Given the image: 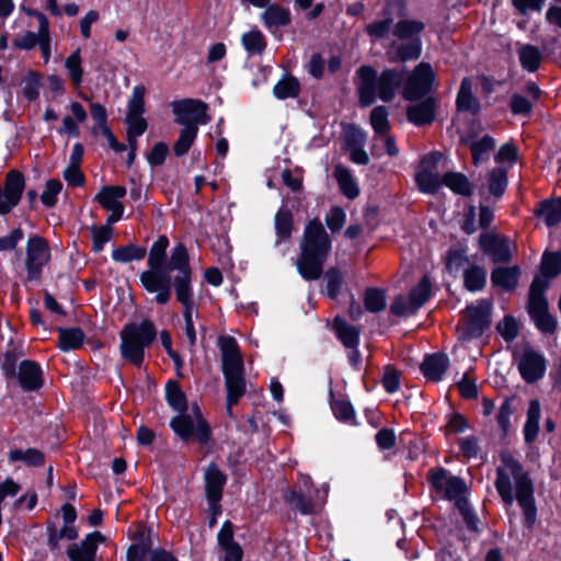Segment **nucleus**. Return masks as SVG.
<instances>
[{
	"mask_svg": "<svg viewBox=\"0 0 561 561\" xmlns=\"http://www.w3.org/2000/svg\"><path fill=\"white\" fill-rule=\"evenodd\" d=\"M355 75L358 103L363 108L371 106L377 99L392 102L400 88H403V99L410 102L427 98L435 90L436 75L426 61L416 65L411 72L402 66L385 68L378 73L374 66L362 65Z\"/></svg>",
	"mask_w": 561,
	"mask_h": 561,
	"instance_id": "1",
	"label": "nucleus"
},
{
	"mask_svg": "<svg viewBox=\"0 0 561 561\" xmlns=\"http://www.w3.org/2000/svg\"><path fill=\"white\" fill-rule=\"evenodd\" d=\"M169 238L160 234L152 243L147 260L148 270L139 275L142 288L149 294H156L154 301L158 305H167L172 297V284L178 279L193 276L191 257L186 245L178 242L171 251L170 257L167 250Z\"/></svg>",
	"mask_w": 561,
	"mask_h": 561,
	"instance_id": "2",
	"label": "nucleus"
},
{
	"mask_svg": "<svg viewBox=\"0 0 561 561\" xmlns=\"http://www.w3.org/2000/svg\"><path fill=\"white\" fill-rule=\"evenodd\" d=\"M501 460L507 467L515 480V494L511 478L503 467L496 469L495 489L505 506H512L516 500L524 515V526L533 529L538 518L535 500V486L528 472L522 463L510 454H501Z\"/></svg>",
	"mask_w": 561,
	"mask_h": 561,
	"instance_id": "3",
	"label": "nucleus"
},
{
	"mask_svg": "<svg viewBox=\"0 0 561 561\" xmlns=\"http://www.w3.org/2000/svg\"><path fill=\"white\" fill-rule=\"evenodd\" d=\"M299 249L296 262L299 275L307 282L319 279L332 250V239L318 217L305 225Z\"/></svg>",
	"mask_w": 561,
	"mask_h": 561,
	"instance_id": "4",
	"label": "nucleus"
},
{
	"mask_svg": "<svg viewBox=\"0 0 561 561\" xmlns=\"http://www.w3.org/2000/svg\"><path fill=\"white\" fill-rule=\"evenodd\" d=\"M427 482L431 490L444 493V499L454 501L460 515L472 510L468 499L463 495L468 491L466 481L458 476L450 474L444 467H434L427 471Z\"/></svg>",
	"mask_w": 561,
	"mask_h": 561,
	"instance_id": "5",
	"label": "nucleus"
},
{
	"mask_svg": "<svg viewBox=\"0 0 561 561\" xmlns=\"http://www.w3.org/2000/svg\"><path fill=\"white\" fill-rule=\"evenodd\" d=\"M164 392L168 405L178 413L170 420L169 426L182 442L188 443V436L193 427V416L187 413L186 393L179 381L173 379L167 381Z\"/></svg>",
	"mask_w": 561,
	"mask_h": 561,
	"instance_id": "6",
	"label": "nucleus"
},
{
	"mask_svg": "<svg viewBox=\"0 0 561 561\" xmlns=\"http://www.w3.org/2000/svg\"><path fill=\"white\" fill-rule=\"evenodd\" d=\"M25 254V282H39L43 276V268L51 257L48 241L38 234L30 236L26 242Z\"/></svg>",
	"mask_w": 561,
	"mask_h": 561,
	"instance_id": "7",
	"label": "nucleus"
},
{
	"mask_svg": "<svg viewBox=\"0 0 561 561\" xmlns=\"http://www.w3.org/2000/svg\"><path fill=\"white\" fill-rule=\"evenodd\" d=\"M172 112L175 115V123L186 126L206 125L211 121L208 114V104L199 99H182L173 101Z\"/></svg>",
	"mask_w": 561,
	"mask_h": 561,
	"instance_id": "8",
	"label": "nucleus"
},
{
	"mask_svg": "<svg viewBox=\"0 0 561 561\" xmlns=\"http://www.w3.org/2000/svg\"><path fill=\"white\" fill-rule=\"evenodd\" d=\"M468 318L461 330V339L466 341L481 337L492 323V305L482 299L477 306L467 308Z\"/></svg>",
	"mask_w": 561,
	"mask_h": 561,
	"instance_id": "9",
	"label": "nucleus"
},
{
	"mask_svg": "<svg viewBox=\"0 0 561 561\" xmlns=\"http://www.w3.org/2000/svg\"><path fill=\"white\" fill-rule=\"evenodd\" d=\"M25 185V176L20 170L7 172L4 185H0V216L10 214L20 204Z\"/></svg>",
	"mask_w": 561,
	"mask_h": 561,
	"instance_id": "10",
	"label": "nucleus"
},
{
	"mask_svg": "<svg viewBox=\"0 0 561 561\" xmlns=\"http://www.w3.org/2000/svg\"><path fill=\"white\" fill-rule=\"evenodd\" d=\"M230 363L221 368L226 385V407L229 414L233 405H237L247 391L244 378V364Z\"/></svg>",
	"mask_w": 561,
	"mask_h": 561,
	"instance_id": "11",
	"label": "nucleus"
},
{
	"mask_svg": "<svg viewBox=\"0 0 561 561\" xmlns=\"http://www.w3.org/2000/svg\"><path fill=\"white\" fill-rule=\"evenodd\" d=\"M547 369V359L538 351L526 347L518 363V371L526 383H536L543 378Z\"/></svg>",
	"mask_w": 561,
	"mask_h": 561,
	"instance_id": "12",
	"label": "nucleus"
},
{
	"mask_svg": "<svg viewBox=\"0 0 561 561\" xmlns=\"http://www.w3.org/2000/svg\"><path fill=\"white\" fill-rule=\"evenodd\" d=\"M106 537L99 530L84 536L80 543H70L66 553L70 561H95L99 545L105 542Z\"/></svg>",
	"mask_w": 561,
	"mask_h": 561,
	"instance_id": "13",
	"label": "nucleus"
},
{
	"mask_svg": "<svg viewBox=\"0 0 561 561\" xmlns=\"http://www.w3.org/2000/svg\"><path fill=\"white\" fill-rule=\"evenodd\" d=\"M479 248L490 255L494 263H507L512 260L507 237H499L494 232L483 231L479 236Z\"/></svg>",
	"mask_w": 561,
	"mask_h": 561,
	"instance_id": "14",
	"label": "nucleus"
},
{
	"mask_svg": "<svg viewBox=\"0 0 561 561\" xmlns=\"http://www.w3.org/2000/svg\"><path fill=\"white\" fill-rule=\"evenodd\" d=\"M21 389L25 392H34L43 388L44 373L38 362L33 359H23L18 366L14 379Z\"/></svg>",
	"mask_w": 561,
	"mask_h": 561,
	"instance_id": "15",
	"label": "nucleus"
},
{
	"mask_svg": "<svg viewBox=\"0 0 561 561\" xmlns=\"http://www.w3.org/2000/svg\"><path fill=\"white\" fill-rule=\"evenodd\" d=\"M437 107L438 100L435 96L423 98L416 103L408 105L407 119L417 127L431 125L436 119Z\"/></svg>",
	"mask_w": 561,
	"mask_h": 561,
	"instance_id": "16",
	"label": "nucleus"
},
{
	"mask_svg": "<svg viewBox=\"0 0 561 561\" xmlns=\"http://www.w3.org/2000/svg\"><path fill=\"white\" fill-rule=\"evenodd\" d=\"M157 334L158 332L153 321L148 318L142 319L139 323L128 322L119 332V335H124L146 348L152 345L157 339Z\"/></svg>",
	"mask_w": 561,
	"mask_h": 561,
	"instance_id": "17",
	"label": "nucleus"
},
{
	"mask_svg": "<svg viewBox=\"0 0 561 561\" xmlns=\"http://www.w3.org/2000/svg\"><path fill=\"white\" fill-rule=\"evenodd\" d=\"M449 364V357L446 353L426 354L420 365V370L427 380L438 382L443 380Z\"/></svg>",
	"mask_w": 561,
	"mask_h": 561,
	"instance_id": "18",
	"label": "nucleus"
},
{
	"mask_svg": "<svg viewBox=\"0 0 561 561\" xmlns=\"http://www.w3.org/2000/svg\"><path fill=\"white\" fill-rule=\"evenodd\" d=\"M206 500L221 501L227 483V474L215 463L210 462L204 473Z\"/></svg>",
	"mask_w": 561,
	"mask_h": 561,
	"instance_id": "19",
	"label": "nucleus"
},
{
	"mask_svg": "<svg viewBox=\"0 0 561 561\" xmlns=\"http://www.w3.org/2000/svg\"><path fill=\"white\" fill-rule=\"evenodd\" d=\"M175 298L183 307L184 323H193V309L195 307L193 276L184 279H178L172 284Z\"/></svg>",
	"mask_w": 561,
	"mask_h": 561,
	"instance_id": "20",
	"label": "nucleus"
},
{
	"mask_svg": "<svg viewBox=\"0 0 561 561\" xmlns=\"http://www.w3.org/2000/svg\"><path fill=\"white\" fill-rule=\"evenodd\" d=\"M456 108L459 113H469L477 116L481 112V103L472 92V81L469 77L462 78L456 95Z\"/></svg>",
	"mask_w": 561,
	"mask_h": 561,
	"instance_id": "21",
	"label": "nucleus"
},
{
	"mask_svg": "<svg viewBox=\"0 0 561 561\" xmlns=\"http://www.w3.org/2000/svg\"><path fill=\"white\" fill-rule=\"evenodd\" d=\"M332 330L345 348L359 347L362 333L359 327L350 324L343 317L337 314L332 321Z\"/></svg>",
	"mask_w": 561,
	"mask_h": 561,
	"instance_id": "22",
	"label": "nucleus"
},
{
	"mask_svg": "<svg viewBox=\"0 0 561 561\" xmlns=\"http://www.w3.org/2000/svg\"><path fill=\"white\" fill-rule=\"evenodd\" d=\"M46 546L53 554H56L60 551V540L73 541L78 539L79 530L75 524L62 525L58 529L54 522H48L46 524Z\"/></svg>",
	"mask_w": 561,
	"mask_h": 561,
	"instance_id": "23",
	"label": "nucleus"
},
{
	"mask_svg": "<svg viewBox=\"0 0 561 561\" xmlns=\"http://www.w3.org/2000/svg\"><path fill=\"white\" fill-rule=\"evenodd\" d=\"M264 26L274 32L279 27H286L291 23V13L288 8L279 3H268L261 14Z\"/></svg>",
	"mask_w": 561,
	"mask_h": 561,
	"instance_id": "24",
	"label": "nucleus"
},
{
	"mask_svg": "<svg viewBox=\"0 0 561 561\" xmlns=\"http://www.w3.org/2000/svg\"><path fill=\"white\" fill-rule=\"evenodd\" d=\"M527 312L536 328L545 334H553L558 328L557 319L549 312L548 304L527 306Z\"/></svg>",
	"mask_w": 561,
	"mask_h": 561,
	"instance_id": "25",
	"label": "nucleus"
},
{
	"mask_svg": "<svg viewBox=\"0 0 561 561\" xmlns=\"http://www.w3.org/2000/svg\"><path fill=\"white\" fill-rule=\"evenodd\" d=\"M193 411V427L191 430V434L188 436V442L194 439L202 446H207L213 442V431L209 422L204 417L199 405L197 402L192 404Z\"/></svg>",
	"mask_w": 561,
	"mask_h": 561,
	"instance_id": "26",
	"label": "nucleus"
},
{
	"mask_svg": "<svg viewBox=\"0 0 561 561\" xmlns=\"http://www.w3.org/2000/svg\"><path fill=\"white\" fill-rule=\"evenodd\" d=\"M520 273L522 271L518 265L499 266L491 272V283L494 287L513 291L518 285Z\"/></svg>",
	"mask_w": 561,
	"mask_h": 561,
	"instance_id": "27",
	"label": "nucleus"
},
{
	"mask_svg": "<svg viewBox=\"0 0 561 561\" xmlns=\"http://www.w3.org/2000/svg\"><path fill=\"white\" fill-rule=\"evenodd\" d=\"M432 297V282L428 275H423L408 295L409 311L415 314Z\"/></svg>",
	"mask_w": 561,
	"mask_h": 561,
	"instance_id": "28",
	"label": "nucleus"
},
{
	"mask_svg": "<svg viewBox=\"0 0 561 561\" xmlns=\"http://www.w3.org/2000/svg\"><path fill=\"white\" fill-rule=\"evenodd\" d=\"M534 215L537 218H542L547 227L559 225L561 222V196L540 201Z\"/></svg>",
	"mask_w": 561,
	"mask_h": 561,
	"instance_id": "29",
	"label": "nucleus"
},
{
	"mask_svg": "<svg viewBox=\"0 0 561 561\" xmlns=\"http://www.w3.org/2000/svg\"><path fill=\"white\" fill-rule=\"evenodd\" d=\"M473 134H469L461 137L460 142L469 147L472 163L474 167H479L483 160V154H488L495 148V139L491 135H484L480 140L473 141Z\"/></svg>",
	"mask_w": 561,
	"mask_h": 561,
	"instance_id": "30",
	"label": "nucleus"
},
{
	"mask_svg": "<svg viewBox=\"0 0 561 561\" xmlns=\"http://www.w3.org/2000/svg\"><path fill=\"white\" fill-rule=\"evenodd\" d=\"M541 417V405L538 399H531L527 409V417L524 424L523 434L526 444L534 443L539 434V422Z\"/></svg>",
	"mask_w": 561,
	"mask_h": 561,
	"instance_id": "31",
	"label": "nucleus"
},
{
	"mask_svg": "<svg viewBox=\"0 0 561 561\" xmlns=\"http://www.w3.org/2000/svg\"><path fill=\"white\" fill-rule=\"evenodd\" d=\"M443 185L454 194L470 197L473 194V184L468 176L461 172L448 171L443 174Z\"/></svg>",
	"mask_w": 561,
	"mask_h": 561,
	"instance_id": "32",
	"label": "nucleus"
},
{
	"mask_svg": "<svg viewBox=\"0 0 561 561\" xmlns=\"http://www.w3.org/2000/svg\"><path fill=\"white\" fill-rule=\"evenodd\" d=\"M127 191L122 185H105L94 196V202L99 203L104 209H112L124 206L121 198L125 197Z\"/></svg>",
	"mask_w": 561,
	"mask_h": 561,
	"instance_id": "33",
	"label": "nucleus"
},
{
	"mask_svg": "<svg viewBox=\"0 0 561 561\" xmlns=\"http://www.w3.org/2000/svg\"><path fill=\"white\" fill-rule=\"evenodd\" d=\"M58 347L62 352L79 350L83 346L85 334L79 327L58 328Z\"/></svg>",
	"mask_w": 561,
	"mask_h": 561,
	"instance_id": "34",
	"label": "nucleus"
},
{
	"mask_svg": "<svg viewBox=\"0 0 561 561\" xmlns=\"http://www.w3.org/2000/svg\"><path fill=\"white\" fill-rule=\"evenodd\" d=\"M333 175L339 184L341 193L348 199L358 197L360 190L354 180L350 169L343 164H337L334 168Z\"/></svg>",
	"mask_w": 561,
	"mask_h": 561,
	"instance_id": "35",
	"label": "nucleus"
},
{
	"mask_svg": "<svg viewBox=\"0 0 561 561\" xmlns=\"http://www.w3.org/2000/svg\"><path fill=\"white\" fill-rule=\"evenodd\" d=\"M241 45L249 57L261 56L267 47V41L259 28H252L241 35Z\"/></svg>",
	"mask_w": 561,
	"mask_h": 561,
	"instance_id": "36",
	"label": "nucleus"
},
{
	"mask_svg": "<svg viewBox=\"0 0 561 561\" xmlns=\"http://www.w3.org/2000/svg\"><path fill=\"white\" fill-rule=\"evenodd\" d=\"M276 242L290 239L294 231V215L287 207H280L274 217Z\"/></svg>",
	"mask_w": 561,
	"mask_h": 561,
	"instance_id": "37",
	"label": "nucleus"
},
{
	"mask_svg": "<svg viewBox=\"0 0 561 561\" xmlns=\"http://www.w3.org/2000/svg\"><path fill=\"white\" fill-rule=\"evenodd\" d=\"M119 350L122 358L135 367L140 368L145 362L146 347L136 342H133L124 335H119Z\"/></svg>",
	"mask_w": 561,
	"mask_h": 561,
	"instance_id": "38",
	"label": "nucleus"
},
{
	"mask_svg": "<svg viewBox=\"0 0 561 561\" xmlns=\"http://www.w3.org/2000/svg\"><path fill=\"white\" fill-rule=\"evenodd\" d=\"M285 503L301 515H312L314 513L312 499L305 495L301 490L289 489L284 493Z\"/></svg>",
	"mask_w": 561,
	"mask_h": 561,
	"instance_id": "39",
	"label": "nucleus"
},
{
	"mask_svg": "<svg viewBox=\"0 0 561 561\" xmlns=\"http://www.w3.org/2000/svg\"><path fill=\"white\" fill-rule=\"evenodd\" d=\"M25 13L30 16H35L39 23L41 39L37 43L44 60L47 62L50 58V36H49V21L46 15L34 9H26L23 7Z\"/></svg>",
	"mask_w": 561,
	"mask_h": 561,
	"instance_id": "40",
	"label": "nucleus"
},
{
	"mask_svg": "<svg viewBox=\"0 0 561 561\" xmlns=\"http://www.w3.org/2000/svg\"><path fill=\"white\" fill-rule=\"evenodd\" d=\"M415 184L421 193L435 195L443 185V175L428 170H421L415 173Z\"/></svg>",
	"mask_w": 561,
	"mask_h": 561,
	"instance_id": "41",
	"label": "nucleus"
},
{
	"mask_svg": "<svg viewBox=\"0 0 561 561\" xmlns=\"http://www.w3.org/2000/svg\"><path fill=\"white\" fill-rule=\"evenodd\" d=\"M363 302L367 312L379 313L387 307V293L383 288L367 287L363 293Z\"/></svg>",
	"mask_w": 561,
	"mask_h": 561,
	"instance_id": "42",
	"label": "nucleus"
},
{
	"mask_svg": "<svg viewBox=\"0 0 561 561\" xmlns=\"http://www.w3.org/2000/svg\"><path fill=\"white\" fill-rule=\"evenodd\" d=\"M508 186L507 170L503 167L493 168L488 174V190L495 199L502 198Z\"/></svg>",
	"mask_w": 561,
	"mask_h": 561,
	"instance_id": "43",
	"label": "nucleus"
},
{
	"mask_svg": "<svg viewBox=\"0 0 561 561\" xmlns=\"http://www.w3.org/2000/svg\"><path fill=\"white\" fill-rule=\"evenodd\" d=\"M8 459L10 462L23 461L28 467H43L45 465V454L33 447L25 450L19 448L11 449L8 454Z\"/></svg>",
	"mask_w": 561,
	"mask_h": 561,
	"instance_id": "44",
	"label": "nucleus"
},
{
	"mask_svg": "<svg viewBox=\"0 0 561 561\" xmlns=\"http://www.w3.org/2000/svg\"><path fill=\"white\" fill-rule=\"evenodd\" d=\"M425 30L422 21L403 19L396 23L392 34L401 41L421 38L420 34Z\"/></svg>",
	"mask_w": 561,
	"mask_h": 561,
	"instance_id": "45",
	"label": "nucleus"
},
{
	"mask_svg": "<svg viewBox=\"0 0 561 561\" xmlns=\"http://www.w3.org/2000/svg\"><path fill=\"white\" fill-rule=\"evenodd\" d=\"M23 355L22 351L13 344L11 340L8 344L7 351L2 355L0 368L4 379L10 382L14 379L15 371L18 370V360Z\"/></svg>",
	"mask_w": 561,
	"mask_h": 561,
	"instance_id": "46",
	"label": "nucleus"
},
{
	"mask_svg": "<svg viewBox=\"0 0 561 561\" xmlns=\"http://www.w3.org/2000/svg\"><path fill=\"white\" fill-rule=\"evenodd\" d=\"M330 407L339 422L352 426L358 425L355 409L350 400L332 398Z\"/></svg>",
	"mask_w": 561,
	"mask_h": 561,
	"instance_id": "47",
	"label": "nucleus"
},
{
	"mask_svg": "<svg viewBox=\"0 0 561 561\" xmlns=\"http://www.w3.org/2000/svg\"><path fill=\"white\" fill-rule=\"evenodd\" d=\"M518 59L524 70L536 72L540 68L542 55L537 46L525 44L518 49Z\"/></svg>",
	"mask_w": 561,
	"mask_h": 561,
	"instance_id": "48",
	"label": "nucleus"
},
{
	"mask_svg": "<svg viewBox=\"0 0 561 561\" xmlns=\"http://www.w3.org/2000/svg\"><path fill=\"white\" fill-rule=\"evenodd\" d=\"M551 280H552V278H548L547 276L542 275L540 272H539V274L534 276V278L530 283V286H529L527 306L538 305V304H548V299L546 297V291H547Z\"/></svg>",
	"mask_w": 561,
	"mask_h": 561,
	"instance_id": "49",
	"label": "nucleus"
},
{
	"mask_svg": "<svg viewBox=\"0 0 561 561\" xmlns=\"http://www.w3.org/2000/svg\"><path fill=\"white\" fill-rule=\"evenodd\" d=\"M218 346L220 348L222 355V365L221 368L227 367L230 363L243 364L242 356L239 351V345L237 340L230 335H222L218 339Z\"/></svg>",
	"mask_w": 561,
	"mask_h": 561,
	"instance_id": "50",
	"label": "nucleus"
},
{
	"mask_svg": "<svg viewBox=\"0 0 561 561\" xmlns=\"http://www.w3.org/2000/svg\"><path fill=\"white\" fill-rule=\"evenodd\" d=\"M486 285V270L480 265H471L463 271V286L470 293L482 290Z\"/></svg>",
	"mask_w": 561,
	"mask_h": 561,
	"instance_id": "51",
	"label": "nucleus"
},
{
	"mask_svg": "<svg viewBox=\"0 0 561 561\" xmlns=\"http://www.w3.org/2000/svg\"><path fill=\"white\" fill-rule=\"evenodd\" d=\"M299 80L293 75H286L273 88V95L278 100L294 99L300 93Z\"/></svg>",
	"mask_w": 561,
	"mask_h": 561,
	"instance_id": "52",
	"label": "nucleus"
},
{
	"mask_svg": "<svg viewBox=\"0 0 561 561\" xmlns=\"http://www.w3.org/2000/svg\"><path fill=\"white\" fill-rule=\"evenodd\" d=\"M539 272L548 278L554 279L561 274V250H546L540 260Z\"/></svg>",
	"mask_w": 561,
	"mask_h": 561,
	"instance_id": "53",
	"label": "nucleus"
},
{
	"mask_svg": "<svg viewBox=\"0 0 561 561\" xmlns=\"http://www.w3.org/2000/svg\"><path fill=\"white\" fill-rule=\"evenodd\" d=\"M147 254V249L142 245L128 243L121 245L112 251V260L119 263H129L133 261H140Z\"/></svg>",
	"mask_w": 561,
	"mask_h": 561,
	"instance_id": "54",
	"label": "nucleus"
},
{
	"mask_svg": "<svg viewBox=\"0 0 561 561\" xmlns=\"http://www.w3.org/2000/svg\"><path fill=\"white\" fill-rule=\"evenodd\" d=\"M370 125L377 136H385L390 131L389 111L386 105L375 106L369 115Z\"/></svg>",
	"mask_w": 561,
	"mask_h": 561,
	"instance_id": "55",
	"label": "nucleus"
},
{
	"mask_svg": "<svg viewBox=\"0 0 561 561\" xmlns=\"http://www.w3.org/2000/svg\"><path fill=\"white\" fill-rule=\"evenodd\" d=\"M198 135V127L196 126H186L180 130L179 138L173 145V151L176 157L185 156L192 145L194 144L196 137Z\"/></svg>",
	"mask_w": 561,
	"mask_h": 561,
	"instance_id": "56",
	"label": "nucleus"
},
{
	"mask_svg": "<svg viewBox=\"0 0 561 561\" xmlns=\"http://www.w3.org/2000/svg\"><path fill=\"white\" fill-rule=\"evenodd\" d=\"M81 59V49L77 48L73 50L65 60V68L68 70L70 81L75 88H78L82 83L83 68Z\"/></svg>",
	"mask_w": 561,
	"mask_h": 561,
	"instance_id": "57",
	"label": "nucleus"
},
{
	"mask_svg": "<svg viewBox=\"0 0 561 561\" xmlns=\"http://www.w3.org/2000/svg\"><path fill=\"white\" fill-rule=\"evenodd\" d=\"M324 278L327 280L325 295L330 299H336L344 285V276L342 272L339 267H330L325 271Z\"/></svg>",
	"mask_w": 561,
	"mask_h": 561,
	"instance_id": "58",
	"label": "nucleus"
},
{
	"mask_svg": "<svg viewBox=\"0 0 561 561\" xmlns=\"http://www.w3.org/2000/svg\"><path fill=\"white\" fill-rule=\"evenodd\" d=\"M397 58L394 60L407 62L410 60H417L422 55V39L412 38L407 43H402L396 50Z\"/></svg>",
	"mask_w": 561,
	"mask_h": 561,
	"instance_id": "59",
	"label": "nucleus"
},
{
	"mask_svg": "<svg viewBox=\"0 0 561 561\" xmlns=\"http://www.w3.org/2000/svg\"><path fill=\"white\" fill-rule=\"evenodd\" d=\"M468 262L466 248H450L446 252L445 266L450 274H458Z\"/></svg>",
	"mask_w": 561,
	"mask_h": 561,
	"instance_id": "60",
	"label": "nucleus"
},
{
	"mask_svg": "<svg viewBox=\"0 0 561 561\" xmlns=\"http://www.w3.org/2000/svg\"><path fill=\"white\" fill-rule=\"evenodd\" d=\"M24 238V230L21 227L14 228L8 236L0 237V252L15 251V260H22V250H16L19 242Z\"/></svg>",
	"mask_w": 561,
	"mask_h": 561,
	"instance_id": "61",
	"label": "nucleus"
},
{
	"mask_svg": "<svg viewBox=\"0 0 561 561\" xmlns=\"http://www.w3.org/2000/svg\"><path fill=\"white\" fill-rule=\"evenodd\" d=\"M113 237V228L108 226H96L92 225L91 227V238H92V251L94 253H100L103 251L104 245L112 239Z\"/></svg>",
	"mask_w": 561,
	"mask_h": 561,
	"instance_id": "62",
	"label": "nucleus"
},
{
	"mask_svg": "<svg viewBox=\"0 0 561 561\" xmlns=\"http://www.w3.org/2000/svg\"><path fill=\"white\" fill-rule=\"evenodd\" d=\"M62 190V183L59 179H49L43 193L41 194V202L47 208H53L58 203V195Z\"/></svg>",
	"mask_w": 561,
	"mask_h": 561,
	"instance_id": "63",
	"label": "nucleus"
},
{
	"mask_svg": "<svg viewBox=\"0 0 561 561\" xmlns=\"http://www.w3.org/2000/svg\"><path fill=\"white\" fill-rule=\"evenodd\" d=\"M496 330L505 342L514 341L519 334L518 322L512 314H505L502 321L496 324Z\"/></svg>",
	"mask_w": 561,
	"mask_h": 561,
	"instance_id": "64",
	"label": "nucleus"
}]
</instances>
